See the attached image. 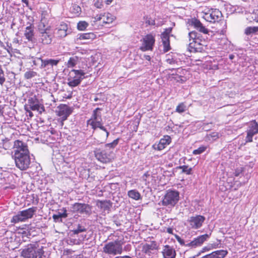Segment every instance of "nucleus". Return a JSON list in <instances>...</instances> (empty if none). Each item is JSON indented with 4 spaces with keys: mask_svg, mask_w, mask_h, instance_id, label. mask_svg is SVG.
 I'll use <instances>...</instances> for the list:
<instances>
[{
    "mask_svg": "<svg viewBox=\"0 0 258 258\" xmlns=\"http://www.w3.org/2000/svg\"><path fill=\"white\" fill-rule=\"evenodd\" d=\"M118 142L119 139H116L112 143L95 148L93 152L96 159L103 163L110 162L114 158L113 150Z\"/></svg>",
    "mask_w": 258,
    "mask_h": 258,
    "instance_id": "1",
    "label": "nucleus"
},
{
    "mask_svg": "<svg viewBox=\"0 0 258 258\" xmlns=\"http://www.w3.org/2000/svg\"><path fill=\"white\" fill-rule=\"evenodd\" d=\"M174 235L181 246L188 247L189 249H195L201 246L210 237V235L205 234L188 240L183 239L177 234H174Z\"/></svg>",
    "mask_w": 258,
    "mask_h": 258,
    "instance_id": "2",
    "label": "nucleus"
},
{
    "mask_svg": "<svg viewBox=\"0 0 258 258\" xmlns=\"http://www.w3.org/2000/svg\"><path fill=\"white\" fill-rule=\"evenodd\" d=\"M23 258H43V246H40L38 242L28 244L22 251Z\"/></svg>",
    "mask_w": 258,
    "mask_h": 258,
    "instance_id": "3",
    "label": "nucleus"
},
{
    "mask_svg": "<svg viewBox=\"0 0 258 258\" xmlns=\"http://www.w3.org/2000/svg\"><path fill=\"white\" fill-rule=\"evenodd\" d=\"M179 200V193L175 190L169 189L163 197L162 205L169 208L173 207Z\"/></svg>",
    "mask_w": 258,
    "mask_h": 258,
    "instance_id": "4",
    "label": "nucleus"
},
{
    "mask_svg": "<svg viewBox=\"0 0 258 258\" xmlns=\"http://www.w3.org/2000/svg\"><path fill=\"white\" fill-rule=\"evenodd\" d=\"M16 166L21 170L28 169L31 163L30 154L17 153L14 155Z\"/></svg>",
    "mask_w": 258,
    "mask_h": 258,
    "instance_id": "5",
    "label": "nucleus"
},
{
    "mask_svg": "<svg viewBox=\"0 0 258 258\" xmlns=\"http://www.w3.org/2000/svg\"><path fill=\"white\" fill-rule=\"evenodd\" d=\"M85 73L81 70L73 69L70 73V76L68 79V85L71 87H75L78 86L81 81L85 78Z\"/></svg>",
    "mask_w": 258,
    "mask_h": 258,
    "instance_id": "6",
    "label": "nucleus"
},
{
    "mask_svg": "<svg viewBox=\"0 0 258 258\" xmlns=\"http://www.w3.org/2000/svg\"><path fill=\"white\" fill-rule=\"evenodd\" d=\"M122 251L120 241L115 240L106 244L103 247V252L109 255H115L121 254Z\"/></svg>",
    "mask_w": 258,
    "mask_h": 258,
    "instance_id": "7",
    "label": "nucleus"
},
{
    "mask_svg": "<svg viewBox=\"0 0 258 258\" xmlns=\"http://www.w3.org/2000/svg\"><path fill=\"white\" fill-rule=\"evenodd\" d=\"M36 207H32L21 211L18 214L13 216L11 222L16 223L20 221H24L29 218H31L36 212Z\"/></svg>",
    "mask_w": 258,
    "mask_h": 258,
    "instance_id": "8",
    "label": "nucleus"
},
{
    "mask_svg": "<svg viewBox=\"0 0 258 258\" xmlns=\"http://www.w3.org/2000/svg\"><path fill=\"white\" fill-rule=\"evenodd\" d=\"M222 17L221 11L217 9H211L204 13L202 18L206 21L214 23L219 22Z\"/></svg>",
    "mask_w": 258,
    "mask_h": 258,
    "instance_id": "9",
    "label": "nucleus"
},
{
    "mask_svg": "<svg viewBox=\"0 0 258 258\" xmlns=\"http://www.w3.org/2000/svg\"><path fill=\"white\" fill-rule=\"evenodd\" d=\"M37 41L38 42L42 45L50 44L53 37V32L52 30H46V31L40 30L38 31Z\"/></svg>",
    "mask_w": 258,
    "mask_h": 258,
    "instance_id": "10",
    "label": "nucleus"
},
{
    "mask_svg": "<svg viewBox=\"0 0 258 258\" xmlns=\"http://www.w3.org/2000/svg\"><path fill=\"white\" fill-rule=\"evenodd\" d=\"M246 133L247 135L245 139V142H252L253 137L258 133V123L255 120H252L247 123Z\"/></svg>",
    "mask_w": 258,
    "mask_h": 258,
    "instance_id": "11",
    "label": "nucleus"
},
{
    "mask_svg": "<svg viewBox=\"0 0 258 258\" xmlns=\"http://www.w3.org/2000/svg\"><path fill=\"white\" fill-rule=\"evenodd\" d=\"M142 45L140 49L142 51L152 50L154 45L155 39V37L151 34H147L142 39Z\"/></svg>",
    "mask_w": 258,
    "mask_h": 258,
    "instance_id": "12",
    "label": "nucleus"
},
{
    "mask_svg": "<svg viewBox=\"0 0 258 258\" xmlns=\"http://www.w3.org/2000/svg\"><path fill=\"white\" fill-rule=\"evenodd\" d=\"M25 106H28V108L33 111L37 110L40 114L45 111L44 107L39 103L38 99L35 96L29 97L28 99L27 104Z\"/></svg>",
    "mask_w": 258,
    "mask_h": 258,
    "instance_id": "13",
    "label": "nucleus"
},
{
    "mask_svg": "<svg viewBox=\"0 0 258 258\" xmlns=\"http://www.w3.org/2000/svg\"><path fill=\"white\" fill-rule=\"evenodd\" d=\"M159 248V245L155 241H152L150 243H147L142 246V251L145 255L151 256Z\"/></svg>",
    "mask_w": 258,
    "mask_h": 258,
    "instance_id": "14",
    "label": "nucleus"
},
{
    "mask_svg": "<svg viewBox=\"0 0 258 258\" xmlns=\"http://www.w3.org/2000/svg\"><path fill=\"white\" fill-rule=\"evenodd\" d=\"M73 211L81 214H89L91 211L90 205L84 203H76L72 205Z\"/></svg>",
    "mask_w": 258,
    "mask_h": 258,
    "instance_id": "15",
    "label": "nucleus"
},
{
    "mask_svg": "<svg viewBox=\"0 0 258 258\" xmlns=\"http://www.w3.org/2000/svg\"><path fill=\"white\" fill-rule=\"evenodd\" d=\"M57 115L61 118L62 121L66 120L73 111V109L66 104L59 105L57 107Z\"/></svg>",
    "mask_w": 258,
    "mask_h": 258,
    "instance_id": "16",
    "label": "nucleus"
},
{
    "mask_svg": "<svg viewBox=\"0 0 258 258\" xmlns=\"http://www.w3.org/2000/svg\"><path fill=\"white\" fill-rule=\"evenodd\" d=\"M205 220V217L202 215H197L190 217L188 222L191 227L197 229L200 228Z\"/></svg>",
    "mask_w": 258,
    "mask_h": 258,
    "instance_id": "17",
    "label": "nucleus"
},
{
    "mask_svg": "<svg viewBox=\"0 0 258 258\" xmlns=\"http://www.w3.org/2000/svg\"><path fill=\"white\" fill-rule=\"evenodd\" d=\"M171 142V138L169 136L166 135L161 139L157 144L153 145V148L156 150L161 151Z\"/></svg>",
    "mask_w": 258,
    "mask_h": 258,
    "instance_id": "18",
    "label": "nucleus"
},
{
    "mask_svg": "<svg viewBox=\"0 0 258 258\" xmlns=\"http://www.w3.org/2000/svg\"><path fill=\"white\" fill-rule=\"evenodd\" d=\"M41 60V67L42 68H49L53 69L54 67H57L58 64L60 62L61 59L60 58H47L42 59L39 58Z\"/></svg>",
    "mask_w": 258,
    "mask_h": 258,
    "instance_id": "19",
    "label": "nucleus"
},
{
    "mask_svg": "<svg viewBox=\"0 0 258 258\" xmlns=\"http://www.w3.org/2000/svg\"><path fill=\"white\" fill-rule=\"evenodd\" d=\"M14 147L15 149L14 154H17V153L29 154L27 146L22 141L19 140L15 141Z\"/></svg>",
    "mask_w": 258,
    "mask_h": 258,
    "instance_id": "20",
    "label": "nucleus"
},
{
    "mask_svg": "<svg viewBox=\"0 0 258 258\" xmlns=\"http://www.w3.org/2000/svg\"><path fill=\"white\" fill-rule=\"evenodd\" d=\"M163 258H175L176 253L175 250L169 245H166L162 252Z\"/></svg>",
    "mask_w": 258,
    "mask_h": 258,
    "instance_id": "21",
    "label": "nucleus"
},
{
    "mask_svg": "<svg viewBox=\"0 0 258 258\" xmlns=\"http://www.w3.org/2000/svg\"><path fill=\"white\" fill-rule=\"evenodd\" d=\"M68 25L64 23H61L60 25L55 29V33L58 37L63 38L67 36Z\"/></svg>",
    "mask_w": 258,
    "mask_h": 258,
    "instance_id": "22",
    "label": "nucleus"
},
{
    "mask_svg": "<svg viewBox=\"0 0 258 258\" xmlns=\"http://www.w3.org/2000/svg\"><path fill=\"white\" fill-rule=\"evenodd\" d=\"M191 25L200 32L204 34H208L209 33V30L204 26L202 23L197 19H192L191 20Z\"/></svg>",
    "mask_w": 258,
    "mask_h": 258,
    "instance_id": "23",
    "label": "nucleus"
},
{
    "mask_svg": "<svg viewBox=\"0 0 258 258\" xmlns=\"http://www.w3.org/2000/svg\"><path fill=\"white\" fill-rule=\"evenodd\" d=\"M24 35L29 41H33L34 39V28L32 24H30L25 28Z\"/></svg>",
    "mask_w": 258,
    "mask_h": 258,
    "instance_id": "24",
    "label": "nucleus"
},
{
    "mask_svg": "<svg viewBox=\"0 0 258 258\" xmlns=\"http://www.w3.org/2000/svg\"><path fill=\"white\" fill-rule=\"evenodd\" d=\"M198 34L197 32L193 31L188 33V36L189 41H191L189 44V46L191 48H195L196 43H198L199 44L198 42Z\"/></svg>",
    "mask_w": 258,
    "mask_h": 258,
    "instance_id": "25",
    "label": "nucleus"
},
{
    "mask_svg": "<svg viewBox=\"0 0 258 258\" xmlns=\"http://www.w3.org/2000/svg\"><path fill=\"white\" fill-rule=\"evenodd\" d=\"M46 30H52L50 26L48 25L47 20L45 17L42 16L40 22L38 25V31L40 30L46 31Z\"/></svg>",
    "mask_w": 258,
    "mask_h": 258,
    "instance_id": "26",
    "label": "nucleus"
},
{
    "mask_svg": "<svg viewBox=\"0 0 258 258\" xmlns=\"http://www.w3.org/2000/svg\"><path fill=\"white\" fill-rule=\"evenodd\" d=\"M96 35L93 33H81L77 35V40H88L92 41L95 39Z\"/></svg>",
    "mask_w": 258,
    "mask_h": 258,
    "instance_id": "27",
    "label": "nucleus"
},
{
    "mask_svg": "<svg viewBox=\"0 0 258 258\" xmlns=\"http://www.w3.org/2000/svg\"><path fill=\"white\" fill-rule=\"evenodd\" d=\"M62 211H63V212H58L57 213V214H53V215L52 216V218L53 219V220H54V221L55 222H58V221H61V219L62 218H66L68 217V214L67 213V210L66 209V208H63Z\"/></svg>",
    "mask_w": 258,
    "mask_h": 258,
    "instance_id": "28",
    "label": "nucleus"
},
{
    "mask_svg": "<svg viewBox=\"0 0 258 258\" xmlns=\"http://www.w3.org/2000/svg\"><path fill=\"white\" fill-rule=\"evenodd\" d=\"M98 206L104 211H109L110 208L112 206V203L110 201H98Z\"/></svg>",
    "mask_w": 258,
    "mask_h": 258,
    "instance_id": "29",
    "label": "nucleus"
},
{
    "mask_svg": "<svg viewBox=\"0 0 258 258\" xmlns=\"http://www.w3.org/2000/svg\"><path fill=\"white\" fill-rule=\"evenodd\" d=\"M127 196L129 198L136 201L140 200L142 199L140 193L136 189H132L127 192Z\"/></svg>",
    "mask_w": 258,
    "mask_h": 258,
    "instance_id": "30",
    "label": "nucleus"
},
{
    "mask_svg": "<svg viewBox=\"0 0 258 258\" xmlns=\"http://www.w3.org/2000/svg\"><path fill=\"white\" fill-rule=\"evenodd\" d=\"M212 258H224L228 254L226 250H218L211 253Z\"/></svg>",
    "mask_w": 258,
    "mask_h": 258,
    "instance_id": "31",
    "label": "nucleus"
},
{
    "mask_svg": "<svg viewBox=\"0 0 258 258\" xmlns=\"http://www.w3.org/2000/svg\"><path fill=\"white\" fill-rule=\"evenodd\" d=\"M258 33V26L247 27L244 30V34L247 36H252Z\"/></svg>",
    "mask_w": 258,
    "mask_h": 258,
    "instance_id": "32",
    "label": "nucleus"
},
{
    "mask_svg": "<svg viewBox=\"0 0 258 258\" xmlns=\"http://www.w3.org/2000/svg\"><path fill=\"white\" fill-rule=\"evenodd\" d=\"M161 39L163 45V51L164 52H166L170 50L171 48L170 45L169 38H161Z\"/></svg>",
    "mask_w": 258,
    "mask_h": 258,
    "instance_id": "33",
    "label": "nucleus"
},
{
    "mask_svg": "<svg viewBox=\"0 0 258 258\" xmlns=\"http://www.w3.org/2000/svg\"><path fill=\"white\" fill-rule=\"evenodd\" d=\"M87 229L85 226L81 224H78L77 225L76 227L72 230V232L74 234H78L79 233L86 231Z\"/></svg>",
    "mask_w": 258,
    "mask_h": 258,
    "instance_id": "34",
    "label": "nucleus"
},
{
    "mask_svg": "<svg viewBox=\"0 0 258 258\" xmlns=\"http://www.w3.org/2000/svg\"><path fill=\"white\" fill-rule=\"evenodd\" d=\"M101 110L99 108H96L92 114L91 118L89 120L92 121L102 120L101 115L100 113H98V110Z\"/></svg>",
    "mask_w": 258,
    "mask_h": 258,
    "instance_id": "35",
    "label": "nucleus"
},
{
    "mask_svg": "<svg viewBox=\"0 0 258 258\" xmlns=\"http://www.w3.org/2000/svg\"><path fill=\"white\" fill-rule=\"evenodd\" d=\"M79 61V57L77 56L71 57L68 61L67 66L68 68L75 67Z\"/></svg>",
    "mask_w": 258,
    "mask_h": 258,
    "instance_id": "36",
    "label": "nucleus"
},
{
    "mask_svg": "<svg viewBox=\"0 0 258 258\" xmlns=\"http://www.w3.org/2000/svg\"><path fill=\"white\" fill-rule=\"evenodd\" d=\"M103 22L110 24L114 20V17L110 13H105L103 15Z\"/></svg>",
    "mask_w": 258,
    "mask_h": 258,
    "instance_id": "37",
    "label": "nucleus"
},
{
    "mask_svg": "<svg viewBox=\"0 0 258 258\" xmlns=\"http://www.w3.org/2000/svg\"><path fill=\"white\" fill-rule=\"evenodd\" d=\"M178 168L182 169V173H184L186 175H191L192 174V168L189 167L187 165H182L178 167Z\"/></svg>",
    "mask_w": 258,
    "mask_h": 258,
    "instance_id": "38",
    "label": "nucleus"
},
{
    "mask_svg": "<svg viewBox=\"0 0 258 258\" xmlns=\"http://www.w3.org/2000/svg\"><path fill=\"white\" fill-rule=\"evenodd\" d=\"M102 120L92 121V120H88L87 121V124L91 126L92 128L95 130L101 125Z\"/></svg>",
    "mask_w": 258,
    "mask_h": 258,
    "instance_id": "39",
    "label": "nucleus"
},
{
    "mask_svg": "<svg viewBox=\"0 0 258 258\" xmlns=\"http://www.w3.org/2000/svg\"><path fill=\"white\" fill-rule=\"evenodd\" d=\"M172 27H169L165 29L164 32L161 33V38H169L170 34L171 33Z\"/></svg>",
    "mask_w": 258,
    "mask_h": 258,
    "instance_id": "40",
    "label": "nucleus"
},
{
    "mask_svg": "<svg viewBox=\"0 0 258 258\" xmlns=\"http://www.w3.org/2000/svg\"><path fill=\"white\" fill-rule=\"evenodd\" d=\"M88 26V24L85 21H80L77 25L79 30L83 31Z\"/></svg>",
    "mask_w": 258,
    "mask_h": 258,
    "instance_id": "41",
    "label": "nucleus"
},
{
    "mask_svg": "<svg viewBox=\"0 0 258 258\" xmlns=\"http://www.w3.org/2000/svg\"><path fill=\"white\" fill-rule=\"evenodd\" d=\"M37 75V73L32 71H29L26 72L24 74V77L26 79H30Z\"/></svg>",
    "mask_w": 258,
    "mask_h": 258,
    "instance_id": "42",
    "label": "nucleus"
},
{
    "mask_svg": "<svg viewBox=\"0 0 258 258\" xmlns=\"http://www.w3.org/2000/svg\"><path fill=\"white\" fill-rule=\"evenodd\" d=\"M207 149V147L205 146H201L197 149H196L193 151L192 153L194 155H199L203 153L204 152L206 151Z\"/></svg>",
    "mask_w": 258,
    "mask_h": 258,
    "instance_id": "43",
    "label": "nucleus"
},
{
    "mask_svg": "<svg viewBox=\"0 0 258 258\" xmlns=\"http://www.w3.org/2000/svg\"><path fill=\"white\" fill-rule=\"evenodd\" d=\"M6 81L4 72L0 65V85H3Z\"/></svg>",
    "mask_w": 258,
    "mask_h": 258,
    "instance_id": "44",
    "label": "nucleus"
},
{
    "mask_svg": "<svg viewBox=\"0 0 258 258\" xmlns=\"http://www.w3.org/2000/svg\"><path fill=\"white\" fill-rule=\"evenodd\" d=\"M185 105L183 103H180L176 108V111L178 113H182L185 111Z\"/></svg>",
    "mask_w": 258,
    "mask_h": 258,
    "instance_id": "45",
    "label": "nucleus"
},
{
    "mask_svg": "<svg viewBox=\"0 0 258 258\" xmlns=\"http://www.w3.org/2000/svg\"><path fill=\"white\" fill-rule=\"evenodd\" d=\"M145 23L149 26H153L155 25V20L148 16L145 18Z\"/></svg>",
    "mask_w": 258,
    "mask_h": 258,
    "instance_id": "46",
    "label": "nucleus"
},
{
    "mask_svg": "<svg viewBox=\"0 0 258 258\" xmlns=\"http://www.w3.org/2000/svg\"><path fill=\"white\" fill-rule=\"evenodd\" d=\"M251 18L256 22H258V9L253 10L251 14Z\"/></svg>",
    "mask_w": 258,
    "mask_h": 258,
    "instance_id": "47",
    "label": "nucleus"
},
{
    "mask_svg": "<svg viewBox=\"0 0 258 258\" xmlns=\"http://www.w3.org/2000/svg\"><path fill=\"white\" fill-rule=\"evenodd\" d=\"M98 128H100L101 130L103 131L106 133L105 138H107L109 135V132L107 131V130L102 125V123H101V125L98 126Z\"/></svg>",
    "mask_w": 258,
    "mask_h": 258,
    "instance_id": "48",
    "label": "nucleus"
},
{
    "mask_svg": "<svg viewBox=\"0 0 258 258\" xmlns=\"http://www.w3.org/2000/svg\"><path fill=\"white\" fill-rule=\"evenodd\" d=\"M98 128H100L101 130L103 131L106 133L105 138H107L109 135V132L107 131V130L102 125V123H101V125L98 126Z\"/></svg>",
    "mask_w": 258,
    "mask_h": 258,
    "instance_id": "49",
    "label": "nucleus"
},
{
    "mask_svg": "<svg viewBox=\"0 0 258 258\" xmlns=\"http://www.w3.org/2000/svg\"><path fill=\"white\" fill-rule=\"evenodd\" d=\"M210 249V248L207 247V246H205L204 247L202 250L199 252V253L197 254V256H199V255H200L202 253H204L207 251H209V250Z\"/></svg>",
    "mask_w": 258,
    "mask_h": 258,
    "instance_id": "50",
    "label": "nucleus"
},
{
    "mask_svg": "<svg viewBox=\"0 0 258 258\" xmlns=\"http://www.w3.org/2000/svg\"><path fill=\"white\" fill-rule=\"evenodd\" d=\"M103 15H96L94 17V21H98L102 20L103 21Z\"/></svg>",
    "mask_w": 258,
    "mask_h": 258,
    "instance_id": "51",
    "label": "nucleus"
},
{
    "mask_svg": "<svg viewBox=\"0 0 258 258\" xmlns=\"http://www.w3.org/2000/svg\"><path fill=\"white\" fill-rule=\"evenodd\" d=\"M25 110L29 113V116L32 117L33 116V113L30 111V109L28 108V106H25Z\"/></svg>",
    "mask_w": 258,
    "mask_h": 258,
    "instance_id": "52",
    "label": "nucleus"
},
{
    "mask_svg": "<svg viewBox=\"0 0 258 258\" xmlns=\"http://www.w3.org/2000/svg\"><path fill=\"white\" fill-rule=\"evenodd\" d=\"M166 232L169 234H173V229L171 227H168L166 229Z\"/></svg>",
    "mask_w": 258,
    "mask_h": 258,
    "instance_id": "53",
    "label": "nucleus"
},
{
    "mask_svg": "<svg viewBox=\"0 0 258 258\" xmlns=\"http://www.w3.org/2000/svg\"><path fill=\"white\" fill-rule=\"evenodd\" d=\"M241 171L239 170H236L234 173L235 176H238L241 173Z\"/></svg>",
    "mask_w": 258,
    "mask_h": 258,
    "instance_id": "54",
    "label": "nucleus"
},
{
    "mask_svg": "<svg viewBox=\"0 0 258 258\" xmlns=\"http://www.w3.org/2000/svg\"><path fill=\"white\" fill-rule=\"evenodd\" d=\"M74 9L76 10L77 13H79L81 11V8L78 6H75Z\"/></svg>",
    "mask_w": 258,
    "mask_h": 258,
    "instance_id": "55",
    "label": "nucleus"
},
{
    "mask_svg": "<svg viewBox=\"0 0 258 258\" xmlns=\"http://www.w3.org/2000/svg\"><path fill=\"white\" fill-rule=\"evenodd\" d=\"M144 58L148 61H150L151 58L150 55H146V54L144 55Z\"/></svg>",
    "mask_w": 258,
    "mask_h": 258,
    "instance_id": "56",
    "label": "nucleus"
},
{
    "mask_svg": "<svg viewBox=\"0 0 258 258\" xmlns=\"http://www.w3.org/2000/svg\"><path fill=\"white\" fill-rule=\"evenodd\" d=\"M211 136L214 138H218V134L217 133H213L211 135Z\"/></svg>",
    "mask_w": 258,
    "mask_h": 258,
    "instance_id": "57",
    "label": "nucleus"
},
{
    "mask_svg": "<svg viewBox=\"0 0 258 258\" xmlns=\"http://www.w3.org/2000/svg\"><path fill=\"white\" fill-rule=\"evenodd\" d=\"M23 3H24L26 6H28L29 5V2L28 0H21Z\"/></svg>",
    "mask_w": 258,
    "mask_h": 258,
    "instance_id": "58",
    "label": "nucleus"
},
{
    "mask_svg": "<svg viewBox=\"0 0 258 258\" xmlns=\"http://www.w3.org/2000/svg\"><path fill=\"white\" fill-rule=\"evenodd\" d=\"M167 62L170 64H172L174 62V60L169 59L167 60Z\"/></svg>",
    "mask_w": 258,
    "mask_h": 258,
    "instance_id": "59",
    "label": "nucleus"
},
{
    "mask_svg": "<svg viewBox=\"0 0 258 258\" xmlns=\"http://www.w3.org/2000/svg\"><path fill=\"white\" fill-rule=\"evenodd\" d=\"M112 1L113 0H106L107 4H110L111 3H112Z\"/></svg>",
    "mask_w": 258,
    "mask_h": 258,
    "instance_id": "60",
    "label": "nucleus"
},
{
    "mask_svg": "<svg viewBox=\"0 0 258 258\" xmlns=\"http://www.w3.org/2000/svg\"><path fill=\"white\" fill-rule=\"evenodd\" d=\"M234 57V55H229V58L231 59H232Z\"/></svg>",
    "mask_w": 258,
    "mask_h": 258,
    "instance_id": "61",
    "label": "nucleus"
}]
</instances>
